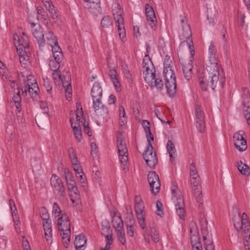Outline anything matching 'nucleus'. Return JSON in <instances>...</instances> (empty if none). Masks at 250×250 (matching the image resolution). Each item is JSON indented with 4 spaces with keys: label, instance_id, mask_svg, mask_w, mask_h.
I'll return each instance as SVG.
<instances>
[{
    "label": "nucleus",
    "instance_id": "nucleus-1",
    "mask_svg": "<svg viewBox=\"0 0 250 250\" xmlns=\"http://www.w3.org/2000/svg\"><path fill=\"white\" fill-rule=\"evenodd\" d=\"M185 30V32H184V30L183 31L180 39L183 40L181 43L184 44H186L188 47L190 53V57L188 62L182 65L184 77L188 82L191 79L193 75L192 71V60L193 59V56L195 54V51L193 44L191 45V43L192 44V40L191 39V32L188 25H186Z\"/></svg>",
    "mask_w": 250,
    "mask_h": 250
},
{
    "label": "nucleus",
    "instance_id": "nucleus-2",
    "mask_svg": "<svg viewBox=\"0 0 250 250\" xmlns=\"http://www.w3.org/2000/svg\"><path fill=\"white\" fill-rule=\"evenodd\" d=\"M206 69L208 74V84L210 87L214 90L217 83L221 88H223L225 82V78L221 77L220 69L222 70L219 64V60L211 61L207 60L206 62Z\"/></svg>",
    "mask_w": 250,
    "mask_h": 250
},
{
    "label": "nucleus",
    "instance_id": "nucleus-3",
    "mask_svg": "<svg viewBox=\"0 0 250 250\" xmlns=\"http://www.w3.org/2000/svg\"><path fill=\"white\" fill-rule=\"evenodd\" d=\"M171 62L169 57L167 55L164 62L163 74L167 94L170 97H173L176 93V81L174 72L170 66Z\"/></svg>",
    "mask_w": 250,
    "mask_h": 250
},
{
    "label": "nucleus",
    "instance_id": "nucleus-4",
    "mask_svg": "<svg viewBox=\"0 0 250 250\" xmlns=\"http://www.w3.org/2000/svg\"><path fill=\"white\" fill-rule=\"evenodd\" d=\"M135 211L140 227L145 230V232H146L144 203L140 197L137 196L135 198Z\"/></svg>",
    "mask_w": 250,
    "mask_h": 250
},
{
    "label": "nucleus",
    "instance_id": "nucleus-5",
    "mask_svg": "<svg viewBox=\"0 0 250 250\" xmlns=\"http://www.w3.org/2000/svg\"><path fill=\"white\" fill-rule=\"evenodd\" d=\"M247 216L245 213H243L241 216L240 213L233 216V225L237 232H239L241 230L244 233L250 232V223L246 219Z\"/></svg>",
    "mask_w": 250,
    "mask_h": 250
},
{
    "label": "nucleus",
    "instance_id": "nucleus-6",
    "mask_svg": "<svg viewBox=\"0 0 250 250\" xmlns=\"http://www.w3.org/2000/svg\"><path fill=\"white\" fill-rule=\"evenodd\" d=\"M144 77L146 81H148L151 77H155V68L148 55L145 56L143 61Z\"/></svg>",
    "mask_w": 250,
    "mask_h": 250
},
{
    "label": "nucleus",
    "instance_id": "nucleus-7",
    "mask_svg": "<svg viewBox=\"0 0 250 250\" xmlns=\"http://www.w3.org/2000/svg\"><path fill=\"white\" fill-rule=\"evenodd\" d=\"M52 75L56 84L60 85L62 84L64 88H66V91L68 92V95L71 94V78L70 76H68L67 78L64 77V78L62 79L61 74V71L59 69L54 70Z\"/></svg>",
    "mask_w": 250,
    "mask_h": 250
},
{
    "label": "nucleus",
    "instance_id": "nucleus-8",
    "mask_svg": "<svg viewBox=\"0 0 250 250\" xmlns=\"http://www.w3.org/2000/svg\"><path fill=\"white\" fill-rule=\"evenodd\" d=\"M117 143L121 163L125 166L127 164L128 158L125 140L121 136H118L117 138Z\"/></svg>",
    "mask_w": 250,
    "mask_h": 250
},
{
    "label": "nucleus",
    "instance_id": "nucleus-9",
    "mask_svg": "<svg viewBox=\"0 0 250 250\" xmlns=\"http://www.w3.org/2000/svg\"><path fill=\"white\" fill-rule=\"evenodd\" d=\"M171 191L172 196L175 198H173V200L175 202L177 214L181 219L184 220L185 217V210L183 198L181 194H179L178 196L176 197L175 195L176 192L174 189H172Z\"/></svg>",
    "mask_w": 250,
    "mask_h": 250
},
{
    "label": "nucleus",
    "instance_id": "nucleus-10",
    "mask_svg": "<svg viewBox=\"0 0 250 250\" xmlns=\"http://www.w3.org/2000/svg\"><path fill=\"white\" fill-rule=\"evenodd\" d=\"M50 184L55 194L62 196H64V188L61 178L57 175L52 174Z\"/></svg>",
    "mask_w": 250,
    "mask_h": 250
},
{
    "label": "nucleus",
    "instance_id": "nucleus-11",
    "mask_svg": "<svg viewBox=\"0 0 250 250\" xmlns=\"http://www.w3.org/2000/svg\"><path fill=\"white\" fill-rule=\"evenodd\" d=\"M151 192L156 195L159 192L161 186L160 181L158 174L155 171L149 172L147 175Z\"/></svg>",
    "mask_w": 250,
    "mask_h": 250
},
{
    "label": "nucleus",
    "instance_id": "nucleus-12",
    "mask_svg": "<svg viewBox=\"0 0 250 250\" xmlns=\"http://www.w3.org/2000/svg\"><path fill=\"white\" fill-rule=\"evenodd\" d=\"M244 134L245 132L243 130H239L233 135L234 146L240 152L244 151L247 148L246 140L243 137Z\"/></svg>",
    "mask_w": 250,
    "mask_h": 250
},
{
    "label": "nucleus",
    "instance_id": "nucleus-13",
    "mask_svg": "<svg viewBox=\"0 0 250 250\" xmlns=\"http://www.w3.org/2000/svg\"><path fill=\"white\" fill-rule=\"evenodd\" d=\"M31 26L32 28V35L36 39L39 46L42 47L44 46L45 44V40L41 25L32 22L31 23Z\"/></svg>",
    "mask_w": 250,
    "mask_h": 250
},
{
    "label": "nucleus",
    "instance_id": "nucleus-14",
    "mask_svg": "<svg viewBox=\"0 0 250 250\" xmlns=\"http://www.w3.org/2000/svg\"><path fill=\"white\" fill-rule=\"evenodd\" d=\"M153 148L146 147L143 153V158L147 165L150 168H154L158 163L156 152H153Z\"/></svg>",
    "mask_w": 250,
    "mask_h": 250
},
{
    "label": "nucleus",
    "instance_id": "nucleus-15",
    "mask_svg": "<svg viewBox=\"0 0 250 250\" xmlns=\"http://www.w3.org/2000/svg\"><path fill=\"white\" fill-rule=\"evenodd\" d=\"M146 15L147 21L152 29L155 30L157 26V20L153 8L148 4L145 6Z\"/></svg>",
    "mask_w": 250,
    "mask_h": 250
},
{
    "label": "nucleus",
    "instance_id": "nucleus-16",
    "mask_svg": "<svg viewBox=\"0 0 250 250\" xmlns=\"http://www.w3.org/2000/svg\"><path fill=\"white\" fill-rule=\"evenodd\" d=\"M58 229L60 232H69L70 229V223L68 217L65 213L63 215L59 216L57 220Z\"/></svg>",
    "mask_w": 250,
    "mask_h": 250
},
{
    "label": "nucleus",
    "instance_id": "nucleus-17",
    "mask_svg": "<svg viewBox=\"0 0 250 250\" xmlns=\"http://www.w3.org/2000/svg\"><path fill=\"white\" fill-rule=\"evenodd\" d=\"M112 13L116 23H122L124 21L122 15L123 10L120 4L115 3L112 5Z\"/></svg>",
    "mask_w": 250,
    "mask_h": 250
},
{
    "label": "nucleus",
    "instance_id": "nucleus-18",
    "mask_svg": "<svg viewBox=\"0 0 250 250\" xmlns=\"http://www.w3.org/2000/svg\"><path fill=\"white\" fill-rule=\"evenodd\" d=\"M146 82L151 87H156L158 90H162L164 88L163 82L161 78L156 74H155L154 78L151 77L150 79Z\"/></svg>",
    "mask_w": 250,
    "mask_h": 250
},
{
    "label": "nucleus",
    "instance_id": "nucleus-19",
    "mask_svg": "<svg viewBox=\"0 0 250 250\" xmlns=\"http://www.w3.org/2000/svg\"><path fill=\"white\" fill-rule=\"evenodd\" d=\"M50 46L52 48L53 56L56 62V65H58L59 62L61 61L63 56L62 52V49L59 45L58 41H57V43H54Z\"/></svg>",
    "mask_w": 250,
    "mask_h": 250
},
{
    "label": "nucleus",
    "instance_id": "nucleus-20",
    "mask_svg": "<svg viewBox=\"0 0 250 250\" xmlns=\"http://www.w3.org/2000/svg\"><path fill=\"white\" fill-rule=\"evenodd\" d=\"M243 108L244 116L250 125V96L246 95L243 97Z\"/></svg>",
    "mask_w": 250,
    "mask_h": 250
},
{
    "label": "nucleus",
    "instance_id": "nucleus-21",
    "mask_svg": "<svg viewBox=\"0 0 250 250\" xmlns=\"http://www.w3.org/2000/svg\"><path fill=\"white\" fill-rule=\"evenodd\" d=\"M92 100L101 99L103 95L102 88L98 82H95L92 86L91 91Z\"/></svg>",
    "mask_w": 250,
    "mask_h": 250
},
{
    "label": "nucleus",
    "instance_id": "nucleus-22",
    "mask_svg": "<svg viewBox=\"0 0 250 250\" xmlns=\"http://www.w3.org/2000/svg\"><path fill=\"white\" fill-rule=\"evenodd\" d=\"M86 240L85 236L83 234L77 235L74 241V245L77 250H84L85 248Z\"/></svg>",
    "mask_w": 250,
    "mask_h": 250
},
{
    "label": "nucleus",
    "instance_id": "nucleus-23",
    "mask_svg": "<svg viewBox=\"0 0 250 250\" xmlns=\"http://www.w3.org/2000/svg\"><path fill=\"white\" fill-rule=\"evenodd\" d=\"M39 88L37 83L28 84V92L34 101H38L39 98L38 92Z\"/></svg>",
    "mask_w": 250,
    "mask_h": 250
},
{
    "label": "nucleus",
    "instance_id": "nucleus-24",
    "mask_svg": "<svg viewBox=\"0 0 250 250\" xmlns=\"http://www.w3.org/2000/svg\"><path fill=\"white\" fill-rule=\"evenodd\" d=\"M109 75L116 90L118 92L120 91L121 90V85L118 78V74L116 70L115 69H110L109 71Z\"/></svg>",
    "mask_w": 250,
    "mask_h": 250
},
{
    "label": "nucleus",
    "instance_id": "nucleus-25",
    "mask_svg": "<svg viewBox=\"0 0 250 250\" xmlns=\"http://www.w3.org/2000/svg\"><path fill=\"white\" fill-rule=\"evenodd\" d=\"M68 153L69 158L71 160L72 167L73 169H76V170H80L79 166L80 164L78 161L77 155L74 151V150L73 148H70L68 149Z\"/></svg>",
    "mask_w": 250,
    "mask_h": 250
},
{
    "label": "nucleus",
    "instance_id": "nucleus-26",
    "mask_svg": "<svg viewBox=\"0 0 250 250\" xmlns=\"http://www.w3.org/2000/svg\"><path fill=\"white\" fill-rule=\"evenodd\" d=\"M46 9L51 15V18L55 23H58L60 20V15L59 11L55 9V6L52 4H48L46 6Z\"/></svg>",
    "mask_w": 250,
    "mask_h": 250
},
{
    "label": "nucleus",
    "instance_id": "nucleus-27",
    "mask_svg": "<svg viewBox=\"0 0 250 250\" xmlns=\"http://www.w3.org/2000/svg\"><path fill=\"white\" fill-rule=\"evenodd\" d=\"M65 176L68 190L71 191V188H75V187L77 186L74 177L69 170H65Z\"/></svg>",
    "mask_w": 250,
    "mask_h": 250
},
{
    "label": "nucleus",
    "instance_id": "nucleus-28",
    "mask_svg": "<svg viewBox=\"0 0 250 250\" xmlns=\"http://www.w3.org/2000/svg\"><path fill=\"white\" fill-rule=\"evenodd\" d=\"M218 60L217 49L214 43L211 42L208 47V56L207 60L211 61Z\"/></svg>",
    "mask_w": 250,
    "mask_h": 250
},
{
    "label": "nucleus",
    "instance_id": "nucleus-29",
    "mask_svg": "<svg viewBox=\"0 0 250 250\" xmlns=\"http://www.w3.org/2000/svg\"><path fill=\"white\" fill-rule=\"evenodd\" d=\"M74 119L72 118H70V121L71 123V126L73 129V131L74 132L75 137L76 139L79 142L82 140V133L81 129V125H74L73 120Z\"/></svg>",
    "mask_w": 250,
    "mask_h": 250
},
{
    "label": "nucleus",
    "instance_id": "nucleus-30",
    "mask_svg": "<svg viewBox=\"0 0 250 250\" xmlns=\"http://www.w3.org/2000/svg\"><path fill=\"white\" fill-rule=\"evenodd\" d=\"M237 168L240 173L243 175L249 176L250 174V168L241 161L237 162Z\"/></svg>",
    "mask_w": 250,
    "mask_h": 250
},
{
    "label": "nucleus",
    "instance_id": "nucleus-31",
    "mask_svg": "<svg viewBox=\"0 0 250 250\" xmlns=\"http://www.w3.org/2000/svg\"><path fill=\"white\" fill-rule=\"evenodd\" d=\"M95 113L98 117L103 119L106 120L109 118L108 110L105 105L100 107V108H97Z\"/></svg>",
    "mask_w": 250,
    "mask_h": 250
},
{
    "label": "nucleus",
    "instance_id": "nucleus-32",
    "mask_svg": "<svg viewBox=\"0 0 250 250\" xmlns=\"http://www.w3.org/2000/svg\"><path fill=\"white\" fill-rule=\"evenodd\" d=\"M112 223L115 230L124 229L123 223L120 216L114 215L112 217Z\"/></svg>",
    "mask_w": 250,
    "mask_h": 250
},
{
    "label": "nucleus",
    "instance_id": "nucleus-33",
    "mask_svg": "<svg viewBox=\"0 0 250 250\" xmlns=\"http://www.w3.org/2000/svg\"><path fill=\"white\" fill-rule=\"evenodd\" d=\"M167 149L171 159H174L177 156L176 150L174 144L171 140H168L167 142Z\"/></svg>",
    "mask_w": 250,
    "mask_h": 250
},
{
    "label": "nucleus",
    "instance_id": "nucleus-34",
    "mask_svg": "<svg viewBox=\"0 0 250 250\" xmlns=\"http://www.w3.org/2000/svg\"><path fill=\"white\" fill-rule=\"evenodd\" d=\"M80 170H76L74 169L75 173L77 179L82 184L83 187H84L86 186L85 178L84 176V173L83 172V169L81 166H79Z\"/></svg>",
    "mask_w": 250,
    "mask_h": 250
},
{
    "label": "nucleus",
    "instance_id": "nucleus-35",
    "mask_svg": "<svg viewBox=\"0 0 250 250\" xmlns=\"http://www.w3.org/2000/svg\"><path fill=\"white\" fill-rule=\"evenodd\" d=\"M203 233V240L205 246V250H214V246L211 239L209 236L207 237Z\"/></svg>",
    "mask_w": 250,
    "mask_h": 250
},
{
    "label": "nucleus",
    "instance_id": "nucleus-36",
    "mask_svg": "<svg viewBox=\"0 0 250 250\" xmlns=\"http://www.w3.org/2000/svg\"><path fill=\"white\" fill-rule=\"evenodd\" d=\"M193 194L197 202L200 203L202 204L203 195L202 192L201 191V187L193 188Z\"/></svg>",
    "mask_w": 250,
    "mask_h": 250
},
{
    "label": "nucleus",
    "instance_id": "nucleus-37",
    "mask_svg": "<svg viewBox=\"0 0 250 250\" xmlns=\"http://www.w3.org/2000/svg\"><path fill=\"white\" fill-rule=\"evenodd\" d=\"M78 106V105H77ZM83 115V112L82 110V108L81 107L80 110L79 109L78 107H77V111L76 114V122L74 123V125H81V124L83 125V123L84 122V120L83 121V119H84L82 117V115Z\"/></svg>",
    "mask_w": 250,
    "mask_h": 250
},
{
    "label": "nucleus",
    "instance_id": "nucleus-38",
    "mask_svg": "<svg viewBox=\"0 0 250 250\" xmlns=\"http://www.w3.org/2000/svg\"><path fill=\"white\" fill-rule=\"evenodd\" d=\"M195 240L193 238H191V243L192 247V250H202L201 243L199 241L200 238L197 236L195 237Z\"/></svg>",
    "mask_w": 250,
    "mask_h": 250
},
{
    "label": "nucleus",
    "instance_id": "nucleus-39",
    "mask_svg": "<svg viewBox=\"0 0 250 250\" xmlns=\"http://www.w3.org/2000/svg\"><path fill=\"white\" fill-rule=\"evenodd\" d=\"M112 18L109 16L104 17L101 21V24L104 27L108 28L110 26H112Z\"/></svg>",
    "mask_w": 250,
    "mask_h": 250
},
{
    "label": "nucleus",
    "instance_id": "nucleus-40",
    "mask_svg": "<svg viewBox=\"0 0 250 250\" xmlns=\"http://www.w3.org/2000/svg\"><path fill=\"white\" fill-rule=\"evenodd\" d=\"M116 232L119 241L122 243L123 245H125L126 244V240L124 229H118L117 230H116Z\"/></svg>",
    "mask_w": 250,
    "mask_h": 250
},
{
    "label": "nucleus",
    "instance_id": "nucleus-41",
    "mask_svg": "<svg viewBox=\"0 0 250 250\" xmlns=\"http://www.w3.org/2000/svg\"><path fill=\"white\" fill-rule=\"evenodd\" d=\"M8 71L5 65L0 61V75L3 81L8 79Z\"/></svg>",
    "mask_w": 250,
    "mask_h": 250
},
{
    "label": "nucleus",
    "instance_id": "nucleus-42",
    "mask_svg": "<svg viewBox=\"0 0 250 250\" xmlns=\"http://www.w3.org/2000/svg\"><path fill=\"white\" fill-rule=\"evenodd\" d=\"M46 38L47 43L49 45H52L54 43H57V41H58L57 37L54 35L52 32H48L46 35Z\"/></svg>",
    "mask_w": 250,
    "mask_h": 250
},
{
    "label": "nucleus",
    "instance_id": "nucleus-43",
    "mask_svg": "<svg viewBox=\"0 0 250 250\" xmlns=\"http://www.w3.org/2000/svg\"><path fill=\"white\" fill-rule=\"evenodd\" d=\"M70 233L71 230L69 232L65 231L61 232V235H62V242L65 248H67L69 245Z\"/></svg>",
    "mask_w": 250,
    "mask_h": 250
},
{
    "label": "nucleus",
    "instance_id": "nucleus-44",
    "mask_svg": "<svg viewBox=\"0 0 250 250\" xmlns=\"http://www.w3.org/2000/svg\"><path fill=\"white\" fill-rule=\"evenodd\" d=\"M150 233L152 240L155 243H157L159 240V232L153 226L150 227Z\"/></svg>",
    "mask_w": 250,
    "mask_h": 250
},
{
    "label": "nucleus",
    "instance_id": "nucleus-45",
    "mask_svg": "<svg viewBox=\"0 0 250 250\" xmlns=\"http://www.w3.org/2000/svg\"><path fill=\"white\" fill-rule=\"evenodd\" d=\"M40 216L43 222L51 220L47 210L44 207H42L40 211Z\"/></svg>",
    "mask_w": 250,
    "mask_h": 250
},
{
    "label": "nucleus",
    "instance_id": "nucleus-46",
    "mask_svg": "<svg viewBox=\"0 0 250 250\" xmlns=\"http://www.w3.org/2000/svg\"><path fill=\"white\" fill-rule=\"evenodd\" d=\"M195 116L196 120H203L204 119V115L203 112L202 111L201 107L198 104H195Z\"/></svg>",
    "mask_w": 250,
    "mask_h": 250
},
{
    "label": "nucleus",
    "instance_id": "nucleus-47",
    "mask_svg": "<svg viewBox=\"0 0 250 250\" xmlns=\"http://www.w3.org/2000/svg\"><path fill=\"white\" fill-rule=\"evenodd\" d=\"M43 86L48 94H50L52 89L51 81L47 78L43 80Z\"/></svg>",
    "mask_w": 250,
    "mask_h": 250
},
{
    "label": "nucleus",
    "instance_id": "nucleus-48",
    "mask_svg": "<svg viewBox=\"0 0 250 250\" xmlns=\"http://www.w3.org/2000/svg\"><path fill=\"white\" fill-rule=\"evenodd\" d=\"M36 10L37 11V13L39 15H40L42 18L43 19V20L46 21L48 20V17L47 13L44 11V9L42 7L38 6L36 8Z\"/></svg>",
    "mask_w": 250,
    "mask_h": 250
},
{
    "label": "nucleus",
    "instance_id": "nucleus-49",
    "mask_svg": "<svg viewBox=\"0 0 250 250\" xmlns=\"http://www.w3.org/2000/svg\"><path fill=\"white\" fill-rule=\"evenodd\" d=\"M125 224L126 226L135 225V221L132 213H127L125 217Z\"/></svg>",
    "mask_w": 250,
    "mask_h": 250
},
{
    "label": "nucleus",
    "instance_id": "nucleus-50",
    "mask_svg": "<svg viewBox=\"0 0 250 250\" xmlns=\"http://www.w3.org/2000/svg\"><path fill=\"white\" fill-rule=\"evenodd\" d=\"M52 213L54 214H57V215H56V217H58V218L59 216L63 215V213L62 212L58 204L56 202L53 204Z\"/></svg>",
    "mask_w": 250,
    "mask_h": 250
},
{
    "label": "nucleus",
    "instance_id": "nucleus-51",
    "mask_svg": "<svg viewBox=\"0 0 250 250\" xmlns=\"http://www.w3.org/2000/svg\"><path fill=\"white\" fill-rule=\"evenodd\" d=\"M73 192L74 195L72 194H70V198L71 200L73 203H74V200L76 199H78L79 198L80 194L78 190L77 187H75V188H71V191Z\"/></svg>",
    "mask_w": 250,
    "mask_h": 250
},
{
    "label": "nucleus",
    "instance_id": "nucleus-52",
    "mask_svg": "<svg viewBox=\"0 0 250 250\" xmlns=\"http://www.w3.org/2000/svg\"><path fill=\"white\" fill-rule=\"evenodd\" d=\"M146 137L147 139V145L146 147L153 148V147L152 146V145L151 144V142L154 140V137L153 134L151 133V131H149L146 133Z\"/></svg>",
    "mask_w": 250,
    "mask_h": 250
},
{
    "label": "nucleus",
    "instance_id": "nucleus-53",
    "mask_svg": "<svg viewBox=\"0 0 250 250\" xmlns=\"http://www.w3.org/2000/svg\"><path fill=\"white\" fill-rule=\"evenodd\" d=\"M196 127L198 128L199 131L200 132H202L204 131L205 127L204 119L203 120H196Z\"/></svg>",
    "mask_w": 250,
    "mask_h": 250
},
{
    "label": "nucleus",
    "instance_id": "nucleus-54",
    "mask_svg": "<svg viewBox=\"0 0 250 250\" xmlns=\"http://www.w3.org/2000/svg\"><path fill=\"white\" fill-rule=\"evenodd\" d=\"M118 27V30L120 37H124L125 35V30L124 26V21L122 23H116Z\"/></svg>",
    "mask_w": 250,
    "mask_h": 250
},
{
    "label": "nucleus",
    "instance_id": "nucleus-55",
    "mask_svg": "<svg viewBox=\"0 0 250 250\" xmlns=\"http://www.w3.org/2000/svg\"><path fill=\"white\" fill-rule=\"evenodd\" d=\"M102 231L103 233H109L111 232L109 223L106 221H104L102 223Z\"/></svg>",
    "mask_w": 250,
    "mask_h": 250
},
{
    "label": "nucleus",
    "instance_id": "nucleus-56",
    "mask_svg": "<svg viewBox=\"0 0 250 250\" xmlns=\"http://www.w3.org/2000/svg\"><path fill=\"white\" fill-rule=\"evenodd\" d=\"M84 120L83 123V125L84 129V131L85 133H86L89 136L91 137L92 135V132L91 131L90 128L89 127V125L88 123H86L85 119H83V121Z\"/></svg>",
    "mask_w": 250,
    "mask_h": 250
},
{
    "label": "nucleus",
    "instance_id": "nucleus-57",
    "mask_svg": "<svg viewBox=\"0 0 250 250\" xmlns=\"http://www.w3.org/2000/svg\"><path fill=\"white\" fill-rule=\"evenodd\" d=\"M19 56V59L20 62L21 63L23 64H26L27 62H28L29 61V57L27 55L26 53L25 52V54H22L20 55Z\"/></svg>",
    "mask_w": 250,
    "mask_h": 250
},
{
    "label": "nucleus",
    "instance_id": "nucleus-58",
    "mask_svg": "<svg viewBox=\"0 0 250 250\" xmlns=\"http://www.w3.org/2000/svg\"><path fill=\"white\" fill-rule=\"evenodd\" d=\"M156 208L157 211L156 213L157 215L162 216V215L164 214L163 211V205L160 201H157L156 202Z\"/></svg>",
    "mask_w": 250,
    "mask_h": 250
},
{
    "label": "nucleus",
    "instance_id": "nucleus-59",
    "mask_svg": "<svg viewBox=\"0 0 250 250\" xmlns=\"http://www.w3.org/2000/svg\"><path fill=\"white\" fill-rule=\"evenodd\" d=\"M104 105L101 102V99H95L93 100V107L94 109V111L97 110V108H100Z\"/></svg>",
    "mask_w": 250,
    "mask_h": 250
},
{
    "label": "nucleus",
    "instance_id": "nucleus-60",
    "mask_svg": "<svg viewBox=\"0 0 250 250\" xmlns=\"http://www.w3.org/2000/svg\"><path fill=\"white\" fill-rule=\"evenodd\" d=\"M44 233L45 235V238L46 241L49 243V241L51 242L52 241V228L44 230Z\"/></svg>",
    "mask_w": 250,
    "mask_h": 250
},
{
    "label": "nucleus",
    "instance_id": "nucleus-61",
    "mask_svg": "<svg viewBox=\"0 0 250 250\" xmlns=\"http://www.w3.org/2000/svg\"><path fill=\"white\" fill-rule=\"evenodd\" d=\"M26 47H28V44H26V43H25V45L23 44H19L18 46L17 47V50L19 55L22 54H25L26 51L23 50V48L25 49Z\"/></svg>",
    "mask_w": 250,
    "mask_h": 250
},
{
    "label": "nucleus",
    "instance_id": "nucleus-62",
    "mask_svg": "<svg viewBox=\"0 0 250 250\" xmlns=\"http://www.w3.org/2000/svg\"><path fill=\"white\" fill-rule=\"evenodd\" d=\"M126 227L127 234L130 237H133L134 234V225L128 226Z\"/></svg>",
    "mask_w": 250,
    "mask_h": 250
},
{
    "label": "nucleus",
    "instance_id": "nucleus-63",
    "mask_svg": "<svg viewBox=\"0 0 250 250\" xmlns=\"http://www.w3.org/2000/svg\"><path fill=\"white\" fill-rule=\"evenodd\" d=\"M149 123L146 120H144L142 122V126L146 133L150 131Z\"/></svg>",
    "mask_w": 250,
    "mask_h": 250
},
{
    "label": "nucleus",
    "instance_id": "nucleus-64",
    "mask_svg": "<svg viewBox=\"0 0 250 250\" xmlns=\"http://www.w3.org/2000/svg\"><path fill=\"white\" fill-rule=\"evenodd\" d=\"M13 100L15 104L21 103V97L19 91L17 92V94L14 95L13 97Z\"/></svg>",
    "mask_w": 250,
    "mask_h": 250
}]
</instances>
